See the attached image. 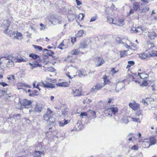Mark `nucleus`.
<instances>
[{"instance_id":"obj_1","label":"nucleus","mask_w":157,"mask_h":157,"mask_svg":"<svg viewBox=\"0 0 157 157\" xmlns=\"http://www.w3.org/2000/svg\"><path fill=\"white\" fill-rule=\"evenodd\" d=\"M142 4L139 2H137L133 3V8L134 10L135 11H138L141 13H145L146 11L149 10V8L147 7H142L140 6Z\"/></svg>"},{"instance_id":"obj_2","label":"nucleus","mask_w":157,"mask_h":157,"mask_svg":"<svg viewBox=\"0 0 157 157\" xmlns=\"http://www.w3.org/2000/svg\"><path fill=\"white\" fill-rule=\"evenodd\" d=\"M105 112L106 114H108L109 116H112V114L115 115L118 110V109L117 107H112L111 106L109 107L107 106H105L104 108Z\"/></svg>"},{"instance_id":"obj_3","label":"nucleus","mask_w":157,"mask_h":157,"mask_svg":"<svg viewBox=\"0 0 157 157\" xmlns=\"http://www.w3.org/2000/svg\"><path fill=\"white\" fill-rule=\"evenodd\" d=\"M10 23L11 22L10 20H4L3 21V23H2L0 26L4 29L3 31L4 33L6 34L10 33V30L9 31L8 29V28L10 25Z\"/></svg>"},{"instance_id":"obj_4","label":"nucleus","mask_w":157,"mask_h":157,"mask_svg":"<svg viewBox=\"0 0 157 157\" xmlns=\"http://www.w3.org/2000/svg\"><path fill=\"white\" fill-rule=\"evenodd\" d=\"M77 16L73 10H70L68 11L67 17L69 21H73Z\"/></svg>"},{"instance_id":"obj_5","label":"nucleus","mask_w":157,"mask_h":157,"mask_svg":"<svg viewBox=\"0 0 157 157\" xmlns=\"http://www.w3.org/2000/svg\"><path fill=\"white\" fill-rule=\"evenodd\" d=\"M104 86V84L102 83H98L93 87L91 89V91L92 92H95L98 90H101Z\"/></svg>"},{"instance_id":"obj_6","label":"nucleus","mask_w":157,"mask_h":157,"mask_svg":"<svg viewBox=\"0 0 157 157\" xmlns=\"http://www.w3.org/2000/svg\"><path fill=\"white\" fill-rule=\"evenodd\" d=\"M19 102L20 104V106L18 108L19 109H21L22 106H25V108H26V106L30 105L32 103V102L31 101L28 100L26 99H24L23 100L22 103L20 101H19Z\"/></svg>"},{"instance_id":"obj_7","label":"nucleus","mask_w":157,"mask_h":157,"mask_svg":"<svg viewBox=\"0 0 157 157\" xmlns=\"http://www.w3.org/2000/svg\"><path fill=\"white\" fill-rule=\"evenodd\" d=\"M39 147V149L37 147V150H40V151H35L33 153V157H41V155L43 154V151L41 150L42 146L40 145Z\"/></svg>"},{"instance_id":"obj_8","label":"nucleus","mask_w":157,"mask_h":157,"mask_svg":"<svg viewBox=\"0 0 157 157\" xmlns=\"http://www.w3.org/2000/svg\"><path fill=\"white\" fill-rule=\"evenodd\" d=\"M53 112L51 109H48V111L43 116V118L44 120L47 121L49 120L50 117H51L52 115H51L52 113Z\"/></svg>"},{"instance_id":"obj_9","label":"nucleus","mask_w":157,"mask_h":157,"mask_svg":"<svg viewBox=\"0 0 157 157\" xmlns=\"http://www.w3.org/2000/svg\"><path fill=\"white\" fill-rule=\"evenodd\" d=\"M88 74L86 70L81 69L76 72V76H77L79 77H82L87 75Z\"/></svg>"},{"instance_id":"obj_10","label":"nucleus","mask_w":157,"mask_h":157,"mask_svg":"<svg viewBox=\"0 0 157 157\" xmlns=\"http://www.w3.org/2000/svg\"><path fill=\"white\" fill-rule=\"evenodd\" d=\"M96 65L97 67L101 66L104 62V59L100 57H96L95 58Z\"/></svg>"},{"instance_id":"obj_11","label":"nucleus","mask_w":157,"mask_h":157,"mask_svg":"<svg viewBox=\"0 0 157 157\" xmlns=\"http://www.w3.org/2000/svg\"><path fill=\"white\" fill-rule=\"evenodd\" d=\"M81 88L75 89L72 90V93L74 96H80L81 95Z\"/></svg>"},{"instance_id":"obj_12","label":"nucleus","mask_w":157,"mask_h":157,"mask_svg":"<svg viewBox=\"0 0 157 157\" xmlns=\"http://www.w3.org/2000/svg\"><path fill=\"white\" fill-rule=\"evenodd\" d=\"M119 84L118 83L116 84H114L113 83H111V84H110L109 86V91L111 92H114L115 89L116 90L117 89V86H118L119 85Z\"/></svg>"},{"instance_id":"obj_13","label":"nucleus","mask_w":157,"mask_h":157,"mask_svg":"<svg viewBox=\"0 0 157 157\" xmlns=\"http://www.w3.org/2000/svg\"><path fill=\"white\" fill-rule=\"evenodd\" d=\"M60 17L57 16L53 17L52 19V21H51L52 23L53 24V22L56 23H57L58 24H60L62 23L61 21L60 20Z\"/></svg>"},{"instance_id":"obj_14","label":"nucleus","mask_w":157,"mask_h":157,"mask_svg":"<svg viewBox=\"0 0 157 157\" xmlns=\"http://www.w3.org/2000/svg\"><path fill=\"white\" fill-rule=\"evenodd\" d=\"M56 120L55 118L53 117V115L50 118L49 120L48 121V124L50 126H53L56 124Z\"/></svg>"},{"instance_id":"obj_15","label":"nucleus","mask_w":157,"mask_h":157,"mask_svg":"<svg viewBox=\"0 0 157 157\" xmlns=\"http://www.w3.org/2000/svg\"><path fill=\"white\" fill-rule=\"evenodd\" d=\"M43 109L42 105L36 104L34 109V110L35 112L40 113L41 111Z\"/></svg>"},{"instance_id":"obj_16","label":"nucleus","mask_w":157,"mask_h":157,"mask_svg":"<svg viewBox=\"0 0 157 157\" xmlns=\"http://www.w3.org/2000/svg\"><path fill=\"white\" fill-rule=\"evenodd\" d=\"M4 58L6 60H9L7 63V65H13L14 64V62L12 60V57L11 56H8L7 57H5Z\"/></svg>"},{"instance_id":"obj_17","label":"nucleus","mask_w":157,"mask_h":157,"mask_svg":"<svg viewBox=\"0 0 157 157\" xmlns=\"http://www.w3.org/2000/svg\"><path fill=\"white\" fill-rule=\"evenodd\" d=\"M154 101V99L152 98H146L145 100L144 99L143 100V102L144 105L146 104L148 105V104L150 103L151 101Z\"/></svg>"},{"instance_id":"obj_18","label":"nucleus","mask_w":157,"mask_h":157,"mask_svg":"<svg viewBox=\"0 0 157 157\" xmlns=\"http://www.w3.org/2000/svg\"><path fill=\"white\" fill-rule=\"evenodd\" d=\"M129 106L133 110H136L137 109L139 106V104L136 103H129Z\"/></svg>"},{"instance_id":"obj_19","label":"nucleus","mask_w":157,"mask_h":157,"mask_svg":"<svg viewBox=\"0 0 157 157\" xmlns=\"http://www.w3.org/2000/svg\"><path fill=\"white\" fill-rule=\"evenodd\" d=\"M103 80L104 81V83H102L104 84V86L106 84H109L110 85V84H111V82H110L108 79V78L107 76L106 75H104L103 76Z\"/></svg>"},{"instance_id":"obj_20","label":"nucleus","mask_w":157,"mask_h":157,"mask_svg":"<svg viewBox=\"0 0 157 157\" xmlns=\"http://www.w3.org/2000/svg\"><path fill=\"white\" fill-rule=\"evenodd\" d=\"M150 57V56L148 55V53H147L146 52L143 53L139 55V57L143 59H146L147 58Z\"/></svg>"},{"instance_id":"obj_21","label":"nucleus","mask_w":157,"mask_h":157,"mask_svg":"<svg viewBox=\"0 0 157 157\" xmlns=\"http://www.w3.org/2000/svg\"><path fill=\"white\" fill-rule=\"evenodd\" d=\"M56 85L57 86L66 87L68 86L69 84L67 82H62L57 83Z\"/></svg>"},{"instance_id":"obj_22","label":"nucleus","mask_w":157,"mask_h":157,"mask_svg":"<svg viewBox=\"0 0 157 157\" xmlns=\"http://www.w3.org/2000/svg\"><path fill=\"white\" fill-rule=\"evenodd\" d=\"M88 43L86 41H84L80 43V48L84 49L87 48L88 45Z\"/></svg>"},{"instance_id":"obj_23","label":"nucleus","mask_w":157,"mask_h":157,"mask_svg":"<svg viewBox=\"0 0 157 157\" xmlns=\"http://www.w3.org/2000/svg\"><path fill=\"white\" fill-rule=\"evenodd\" d=\"M148 36L151 40L154 39L155 37V33L152 32L151 33L148 32Z\"/></svg>"},{"instance_id":"obj_24","label":"nucleus","mask_w":157,"mask_h":157,"mask_svg":"<svg viewBox=\"0 0 157 157\" xmlns=\"http://www.w3.org/2000/svg\"><path fill=\"white\" fill-rule=\"evenodd\" d=\"M150 144H149L148 147L152 145H154L156 142V140L154 137H151L150 138Z\"/></svg>"},{"instance_id":"obj_25","label":"nucleus","mask_w":157,"mask_h":157,"mask_svg":"<svg viewBox=\"0 0 157 157\" xmlns=\"http://www.w3.org/2000/svg\"><path fill=\"white\" fill-rule=\"evenodd\" d=\"M45 51L47 52L46 54L50 56H52V57H54L53 56V55L54 54V52L51 50H49L47 49H44V52Z\"/></svg>"},{"instance_id":"obj_26","label":"nucleus","mask_w":157,"mask_h":157,"mask_svg":"<svg viewBox=\"0 0 157 157\" xmlns=\"http://www.w3.org/2000/svg\"><path fill=\"white\" fill-rule=\"evenodd\" d=\"M55 87V85L49 83H46L45 88H53Z\"/></svg>"},{"instance_id":"obj_27","label":"nucleus","mask_w":157,"mask_h":157,"mask_svg":"<svg viewBox=\"0 0 157 157\" xmlns=\"http://www.w3.org/2000/svg\"><path fill=\"white\" fill-rule=\"evenodd\" d=\"M15 37H16L18 40H21L22 38V35L20 33H17L14 34Z\"/></svg>"},{"instance_id":"obj_28","label":"nucleus","mask_w":157,"mask_h":157,"mask_svg":"<svg viewBox=\"0 0 157 157\" xmlns=\"http://www.w3.org/2000/svg\"><path fill=\"white\" fill-rule=\"evenodd\" d=\"M29 57L34 59L40 58V57L39 56L34 53L30 54L29 55Z\"/></svg>"},{"instance_id":"obj_29","label":"nucleus","mask_w":157,"mask_h":157,"mask_svg":"<svg viewBox=\"0 0 157 157\" xmlns=\"http://www.w3.org/2000/svg\"><path fill=\"white\" fill-rule=\"evenodd\" d=\"M69 122V120H65L64 121V122L63 121H59V126L61 127L67 124H68Z\"/></svg>"},{"instance_id":"obj_30","label":"nucleus","mask_w":157,"mask_h":157,"mask_svg":"<svg viewBox=\"0 0 157 157\" xmlns=\"http://www.w3.org/2000/svg\"><path fill=\"white\" fill-rule=\"evenodd\" d=\"M137 30L139 34H141V33L144 32V29L141 26H138L137 27Z\"/></svg>"},{"instance_id":"obj_31","label":"nucleus","mask_w":157,"mask_h":157,"mask_svg":"<svg viewBox=\"0 0 157 157\" xmlns=\"http://www.w3.org/2000/svg\"><path fill=\"white\" fill-rule=\"evenodd\" d=\"M85 16L84 13H80L78 16V18L79 21H81Z\"/></svg>"},{"instance_id":"obj_32","label":"nucleus","mask_w":157,"mask_h":157,"mask_svg":"<svg viewBox=\"0 0 157 157\" xmlns=\"http://www.w3.org/2000/svg\"><path fill=\"white\" fill-rule=\"evenodd\" d=\"M39 93L38 91L37 90H34L32 91L31 93H30L29 95L30 96H33L35 95H36V94H38Z\"/></svg>"},{"instance_id":"obj_33","label":"nucleus","mask_w":157,"mask_h":157,"mask_svg":"<svg viewBox=\"0 0 157 157\" xmlns=\"http://www.w3.org/2000/svg\"><path fill=\"white\" fill-rule=\"evenodd\" d=\"M150 49H149L148 55L150 56V57L152 56H157V52L156 51H152L151 53H149L150 52Z\"/></svg>"},{"instance_id":"obj_34","label":"nucleus","mask_w":157,"mask_h":157,"mask_svg":"<svg viewBox=\"0 0 157 157\" xmlns=\"http://www.w3.org/2000/svg\"><path fill=\"white\" fill-rule=\"evenodd\" d=\"M84 31L83 30H81L78 32V33L76 34L77 36H81L84 33Z\"/></svg>"},{"instance_id":"obj_35","label":"nucleus","mask_w":157,"mask_h":157,"mask_svg":"<svg viewBox=\"0 0 157 157\" xmlns=\"http://www.w3.org/2000/svg\"><path fill=\"white\" fill-rule=\"evenodd\" d=\"M88 113L92 115L93 118H94L96 117V113L94 111L92 110H89L88 111Z\"/></svg>"},{"instance_id":"obj_36","label":"nucleus","mask_w":157,"mask_h":157,"mask_svg":"<svg viewBox=\"0 0 157 157\" xmlns=\"http://www.w3.org/2000/svg\"><path fill=\"white\" fill-rule=\"evenodd\" d=\"M107 21L110 24L113 23V19L111 17L108 16L107 17Z\"/></svg>"},{"instance_id":"obj_37","label":"nucleus","mask_w":157,"mask_h":157,"mask_svg":"<svg viewBox=\"0 0 157 157\" xmlns=\"http://www.w3.org/2000/svg\"><path fill=\"white\" fill-rule=\"evenodd\" d=\"M26 60L20 57V58H17L16 59V62L18 63H21L22 62H26Z\"/></svg>"},{"instance_id":"obj_38","label":"nucleus","mask_w":157,"mask_h":157,"mask_svg":"<svg viewBox=\"0 0 157 157\" xmlns=\"http://www.w3.org/2000/svg\"><path fill=\"white\" fill-rule=\"evenodd\" d=\"M33 46L34 48L37 50H39L40 51L43 49L42 48L41 46L35 45H33Z\"/></svg>"},{"instance_id":"obj_39","label":"nucleus","mask_w":157,"mask_h":157,"mask_svg":"<svg viewBox=\"0 0 157 157\" xmlns=\"http://www.w3.org/2000/svg\"><path fill=\"white\" fill-rule=\"evenodd\" d=\"M98 18V16L97 14H96L95 16L92 17L90 21V22H92L96 21Z\"/></svg>"},{"instance_id":"obj_40","label":"nucleus","mask_w":157,"mask_h":157,"mask_svg":"<svg viewBox=\"0 0 157 157\" xmlns=\"http://www.w3.org/2000/svg\"><path fill=\"white\" fill-rule=\"evenodd\" d=\"M42 65L38 63H34L33 67H32V69H33L34 68H36L38 67H41Z\"/></svg>"},{"instance_id":"obj_41","label":"nucleus","mask_w":157,"mask_h":157,"mask_svg":"<svg viewBox=\"0 0 157 157\" xmlns=\"http://www.w3.org/2000/svg\"><path fill=\"white\" fill-rule=\"evenodd\" d=\"M91 102V100L90 99H86L83 101V103L85 104L86 103L89 104Z\"/></svg>"},{"instance_id":"obj_42","label":"nucleus","mask_w":157,"mask_h":157,"mask_svg":"<svg viewBox=\"0 0 157 157\" xmlns=\"http://www.w3.org/2000/svg\"><path fill=\"white\" fill-rule=\"evenodd\" d=\"M40 25L41 26V27L40 28V30H44L46 28V25H44L42 23L40 24Z\"/></svg>"},{"instance_id":"obj_43","label":"nucleus","mask_w":157,"mask_h":157,"mask_svg":"<svg viewBox=\"0 0 157 157\" xmlns=\"http://www.w3.org/2000/svg\"><path fill=\"white\" fill-rule=\"evenodd\" d=\"M84 116L88 117L87 114L86 112H81L80 115V117L81 118H82Z\"/></svg>"},{"instance_id":"obj_44","label":"nucleus","mask_w":157,"mask_h":157,"mask_svg":"<svg viewBox=\"0 0 157 157\" xmlns=\"http://www.w3.org/2000/svg\"><path fill=\"white\" fill-rule=\"evenodd\" d=\"M127 52L125 51H123L121 52L120 55L121 57H124V55L126 54Z\"/></svg>"},{"instance_id":"obj_45","label":"nucleus","mask_w":157,"mask_h":157,"mask_svg":"<svg viewBox=\"0 0 157 157\" xmlns=\"http://www.w3.org/2000/svg\"><path fill=\"white\" fill-rule=\"evenodd\" d=\"M137 30V28H134L133 27L132 29L131 30V33H138V31Z\"/></svg>"},{"instance_id":"obj_46","label":"nucleus","mask_w":157,"mask_h":157,"mask_svg":"<svg viewBox=\"0 0 157 157\" xmlns=\"http://www.w3.org/2000/svg\"><path fill=\"white\" fill-rule=\"evenodd\" d=\"M21 115L19 114H14L13 115V117L15 119H18L20 118Z\"/></svg>"},{"instance_id":"obj_47","label":"nucleus","mask_w":157,"mask_h":157,"mask_svg":"<svg viewBox=\"0 0 157 157\" xmlns=\"http://www.w3.org/2000/svg\"><path fill=\"white\" fill-rule=\"evenodd\" d=\"M131 119L133 121L136 122H140V120L139 118H134V117H132L131 118Z\"/></svg>"},{"instance_id":"obj_48","label":"nucleus","mask_w":157,"mask_h":157,"mask_svg":"<svg viewBox=\"0 0 157 157\" xmlns=\"http://www.w3.org/2000/svg\"><path fill=\"white\" fill-rule=\"evenodd\" d=\"M72 54L73 55H77L78 54V52L77 50L75 49L72 51Z\"/></svg>"},{"instance_id":"obj_49","label":"nucleus","mask_w":157,"mask_h":157,"mask_svg":"<svg viewBox=\"0 0 157 157\" xmlns=\"http://www.w3.org/2000/svg\"><path fill=\"white\" fill-rule=\"evenodd\" d=\"M124 20L123 19H119L118 20V23L119 24L121 25V26L123 25V23L124 22Z\"/></svg>"},{"instance_id":"obj_50","label":"nucleus","mask_w":157,"mask_h":157,"mask_svg":"<svg viewBox=\"0 0 157 157\" xmlns=\"http://www.w3.org/2000/svg\"><path fill=\"white\" fill-rule=\"evenodd\" d=\"M38 85H39V86H41L43 87H45V84L46 83H45L44 82H39L38 83Z\"/></svg>"},{"instance_id":"obj_51","label":"nucleus","mask_w":157,"mask_h":157,"mask_svg":"<svg viewBox=\"0 0 157 157\" xmlns=\"http://www.w3.org/2000/svg\"><path fill=\"white\" fill-rule=\"evenodd\" d=\"M67 109H64V110L62 111V113L63 115L66 116L67 114Z\"/></svg>"},{"instance_id":"obj_52","label":"nucleus","mask_w":157,"mask_h":157,"mask_svg":"<svg viewBox=\"0 0 157 157\" xmlns=\"http://www.w3.org/2000/svg\"><path fill=\"white\" fill-rule=\"evenodd\" d=\"M7 78L9 80H10L12 79L14 80L15 79V77L13 75H11L7 77Z\"/></svg>"},{"instance_id":"obj_53","label":"nucleus","mask_w":157,"mask_h":157,"mask_svg":"<svg viewBox=\"0 0 157 157\" xmlns=\"http://www.w3.org/2000/svg\"><path fill=\"white\" fill-rule=\"evenodd\" d=\"M76 37H71V42L72 43V45H73L74 44V43L76 42Z\"/></svg>"},{"instance_id":"obj_54","label":"nucleus","mask_w":157,"mask_h":157,"mask_svg":"<svg viewBox=\"0 0 157 157\" xmlns=\"http://www.w3.org/2000/svg\"><path fill=\"white\" fill-rule=\"evenodd\" d=\"M64 46L63 44V42H61L59 45L58 46V48L60 49H63V47Z\"/></svg>"},{"instance_id":"obj_55","label":"nucleus","mask_w":157,"mask_h":157,"mask_svg":"<svg viewBox=\"0 0 157 157\" xmlns=\"http://www.w3.org/2000/svg\"><path fill=\"white\" fill-rule=\"evenodd\" d=\"M121 86H122V87L121 88H119L118 89H116V92H118L120 90H122L124 88V85H123L122 84H121Z\"/></svg>"},{"instance_id":"obj_56","label":"nucleus","mask_w":157,"mask_h":157,"mask_svg":"<svg viewBox=\"0 0 157 157\" xmlns=\"http://www.w3.org/2000/svg\"><path fill=\"white\" fill-rule=\"evenodd\" d=\"M142 85L144 86H146L147 85V82L146 80L144 81L143 82Z\"/></svg>"},{"instance_id":"obj_57","label":"nucleus","mask_w":157,"mask_h":157,"mask_svg":"<svg viewBox=\"0 0 157 157\" xmlns=\"http://www.w3.org/2000/svg\"><path fill=\"white\" fill-rule=\"evenodd\" d=\"M131 149L132 150H137L138 149V148L136 145H134L131 147Z\"/></svg>"},{"instance_id":"obj_58","label":"nucleus","mask_w":157,"mask_h":157,"mask_svg":"<svg viewBox=\"0 0 157 157\" xmlns=\"http://www.w3.org/2000/svg\"><path fill=\"white\" fill-rule=\"evenodd\" d=\"M134 13V10H133L132 9L130 11H129V12L128 14V16H130L131 14H132Z\"/></svg>"},{"instance_id":"obj_59","label":"nucleus","mask_w":157,"mask_h":157,"mask_svg":"<svg viewBox=\"0 0 157 157\" xmlns=\"http://www.w3.org/2000/svg\"><path fill=\"white\" fill-rule=\"evenodd\" d=\"M128 63L131 66L134 65L135 63L133 61H129L128 62Z\"/></svg>"},{"instance_id":"obj_60","label":"nucleus","mask_w":157,"mask_h":157,"mask_svg":"<svg viewBox=\"0 0 157 157\" xmlns=\"http://www.w3.org/2000/svg\"><path fill=\"white\" fill-rule=\"evenodd\" d=\"M0 85L2 86L3 87H5L8 85L7 84L4 82H0Z\"/></svg>"},{"instance_id":"obj_61","label":"nucleus","mask_w":157,"mask_h":157,"mask_svg":"<svg viewBox=\"0 0 157 157\" xmlns=\"http://www.w3.org/2000/svg\"><path fill=\"white\" fill-rule=\"evenodd\" d=\"M5 91L0 90V97L2 96L5 92Z\"/></svg>"},{"instance_id":"obj_62","label":"nucleus","mask_w":157,"mask_h":157,"mask_svg":"<svg viewBox=\"0 0 157 157\" xmlns=\"http://www.w3.org/2000/svg\"><path fill=\"white\" fill-rule=\"evenodd\" d=\"M53 68L52 67H48L47 69V70L48 71H53Z\"/></svg>"},{"instance_id":"obj_63","label":"nucleus","mask_w":157,"mask_h":157,"mask_svg":"<svg viewBox=\"0 0 157 157\" xmlns=\"http://www.w3.org/2000/svg\"><path fill=\"white\" fill-rule=\"evenodd\" d=\"M142 2L146 5L149 3V2L147 0H140Z\"/></svg>"},{"instance_id":"obj_64","label":"nucleus","mask_w":157,"mask_h":157,"mask_svg":"<svg viewBox=\"0 0 157 157\" xmlns=\"http://www.w3.org/2000/svg\"><path fill=\"white\" fill-rule=\"evenodd\" d=\"M75 0L77 5L79 6L82 4L81 2L79 0Z\"/></svg>"}]
</instances>
